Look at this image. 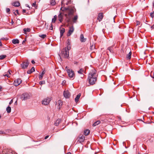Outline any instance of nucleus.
I'll return each mask as SVG.
<instances>
[{"label": "nucleus", "mask_w": 154, "mask_h": 154, "mask_svg": "<svg viewBox=\"0 0 154 154\" xmlns=\"http://www.w3.org/2000/svg\"><path fill=\"white\" fill-rule=\"evenodd\" d=\"M62 12L58 15L59 20L61 22L63 17L62 14L64 15L66 18V21L68 23L71 22V20L74 13V9L70 8H61L60 9Z\"/></svg>", "instance_id": "f257e3e1"}, {"label": "nucleus", "mask_w": 154, "mask_h": 154, "mask_svg": "<svg viewBox=\"0 0 154 154\" xmlns=\"http://www.w3.org/2000/svg\"><path fill=\"white\" fill-rule=\"evenodd\" d=\"M97 75L96 73V71L94 69L88 75V80L89 84L91 85L94 84L97 80Z\"/></svg>", "instance_id": "f03ea898"}, {"label": "nucleus", "mask_w": 154, "mask_h": 154, "mask_svg": "<svg viewBox=\"0 0 154 154\" xmlns=\"http://www.w3.org/2000/svg\"><path fill=\"white\" fill-rule=\"evenodd\" d=\"M65 69L66 70L68 74L69 77L72 79H73L75 77V74L74 71L71 69H68L67 66L66 67Z\"/></svg>", "instance_id": "7ed1b4c3"}, {"label": "nucleus", "mask_w": 154, "mask_h": 154, "mask_svg": "<svg viewBox=\"0 0 154 154\" xmlns=\"http://www.w3.org/2000/svg\"><path fill=\"white\" fill-rule=\"evenodd\" d=\"M62 55L65 58H68L69 56V52L66 48H63L61 51Z\"/></svg>", "instance_id": "20e7f679"}, {"label": "nucleus", "mask_w": 154, "mask_h": 154, "mask_svg": "<svg viewBox=\"0 0 154 154\" xmlns=\"http://www.w3.org/2000/svg\"><path fill=\"white\" fill-rule=\"evenodd\" d=\"M30 96L29 94L27 93H24L21 95L20 98L22 100H26L27 99H29Z\"/></svg>", "instance_id": "39448f33"}, {"label": "nucleus", "mask_w": 154, "mask_h": 154, "mask_svg": "<svg viewBox=\"0 0 154 154\" xmlns=\"http://www.w3.org/2000/svg\"><path fill=\"white\" fill-rule=\"evenodd\" d=\"M51 98L49 97L44 99L42 101V104L45 105H48L51 101Z\"/></svg>", "instance_id": "423d86ee"}, {"label": "nucleus", "mask_w": 154, "mask_h": 154, "mask_svg": "<svg viewBox=\"0 0 154 154\" xmlns=\"http://www.w3.org/2000/svg\"><path fill=\"white\" fill-rule=\"evenodd\" d=\"M74 29L73 26L69 27V29L68 32L67 34V35L68 36H70L74 31Z\"/></svg>", "instance_id": "0eeeda50"}, {"label": "nucleus", "mask_w": 154, "mask_h": 154, "mask_svg": "<svg viewBox=\"0 0 154 154\" xmlns=\"http://www.w3.org/2000/svg\"><path fill=\"white\" fill-rule=\"evenodd\" d=\"M78 141L79 143H81L84 142L85 140V136L83 135H80L77 138Z\"/></svg>", "instance_id": "6e6552de"}, {"label": "nucleus", "mask_w": 154, "mask_h": 154, "mask_svg": "<svg viewBox=\"0 0 154 154\" xmlns=\"http://www.w3.org/2000/svg\"><path fill=\"white\" fill-rule=\"evenodd\" d=\"M22 81L20 79H18L14 81V84L16 86L19 85L22 82Z\"/></svg>", "instance_id": "1a4fd4ad"}, {"label": "nucleus", "mask_w": 154, "mask_h": 154, "mask_svg": "<svg viewBox=\"0 0 154 154\" xmlns=\"http://www.w3.org/2000/svg\"><path fill=\"white\" fill-rule=\"evenodd\" d=\"M29 65V63L28 61H25L21 64V67L23 69L26 68Z\"/></svg>", "instance_id": "9d476101"}, {"label": "nucleus", "mask_w": 154, "mask_h": 154, "mask_svg": "<svg viewBox=\"0 0 154 154\" xmlns=\"http://www.w3.org/2000/svg\"><path fill=\"white\" fill-rule=\"evenodd\" d=\"M63 95L64 97L66 98H69L70 96V94L68 91H64Z\"/></svg>", "instance_id": "9b49d317"}, {"label": "nucleus", "mask_w": 154, "mask_h": 154, "mask_svg": "<svg viewBox=\"0 0 154 154\" xmlns=\"http://www.w3.org/2000/svg\"><path fill=\"white\" fill-rule=\"evenodd\" d=\"M103 18V15L102 13H99L98 14L97 20L99 22H100Z\"/></svg>", "instance_id": "f8f14e48"}, {"label": "nucleus", "mask_w": 154, "mask_h": 154, "mask_svg": "<svg viewBox=\"0 0 154 154\" xmlns=\"http://www.w3.org/2000/svg\"><path fill=\"white\" fill-rule=\"evenodd\" d=\"M60 37H62L63 35V33L65 32V29L64 28L60 27Z\"/></svg>", "instance_id": "ddd939ff"}, {"label": "nucleus", "mask_w": 154, "mask_h": 154, "mask_svg": "<svg viewBox=\"0 0 154 154\" xmlns=\"http://www.w3.org/2000/svg\"><path fill=\"white\" fill-rule=\"evenodd\" d=\"M80 40L81 42H85L86 41V39L84 38L83 34H81L80 36Z\"/></svg>", "instance_id": "4468645a"}, {"label": "nucleus", "mask_w": 154, "mask_h": 154, "mask_svg": "<svg viewBox=\"0 0 154 154\" xmlns=\"http://www.w3.org/2000/svg\"><path fill=\"white\" fill-rule=\"evenodd\" d=\"M6 154H14V153L11 149H7L6 151Z\"/></svg>", "instance_id": "2eb2a0df"}, {"label": "nucleus", "mask_w": 154, "mask_h": 154, "mask_svg": "<svg viewBox=\"0 0 154 154\" xmlns=\"http://www.w3.org/2000/svg\"><path fill=\"white\" fill-rule=\"evenodd\" d=\"M35 71V69L34 67H32L30 70H28L27 71V73L28 74H31L33 72H34Z\"/></svg>", "instance_id": "dca6fc26"}, {"label": "nucleus", "mask_w": 154, "mask_h": 154, "mask_svg": "<svg viewBox=\"0 0 154 154\" xmlns=\"http://www.w3.org/2000/svg\"><path fill=\"white\" fill-rule=\"evenodd\" d=\"M78 18L77 15L75 16L73 18H72V21L73 23H76L77 21V20Z\"/></svg>", "instance_id": "f3484780"}, {"label": "nucleus", "mask_w": 154, "mask_h": 154, "mask_svg": "<svg viewBox=\"0 0 154 154\" xmlns=\"http://www.w3.org/2000/svg\"><path fill=\"white\" fill-rule=\"evenodd\" d=\"M114 45H112L111 46L108 47L107 48V50H108L109 52L111 53H113V48L114 47Z\"/></svg>", "instance_id": "a211bd4d"}, {"label": "nucleus", "mask_w": 154, "mask_h": 154, "mask_svg": "<svg viewBox=\"0 0 154 154\" xmlns=\"http://www.w3.org/2000/svg\"><path fill=\"white\" fill-rule=\"evenodd\" d=\"M132 53L131 51L129 52V53L127 55L126 58L127 60H130L131 57Z\"/></svg>", "instance_id": "6ab92c4d"}, {"label": "nucleus", "mask_w": 154, "mask_h": 154, "mask_svg": "<svg viewBox=\"0 0 154 154\" xmlns=\"http://www.w3.org/2000/svg\"><path fill=\"white\" fill-rule=\"evenodd\" d=\"M61 119H58L55 122L54 125L56 126H57L59 125Z\"/></svg>", "instance_id": "aec40b11"}, {"label": "nucleus", "mask_w": 154, "mask_h": 154, "mask_svg": "<svg viewBox=\"0 0 154 154\" xmlns=\"http://www.w3.org/2000/svg\"><path fill=\"white\" fill-rule=\"evenodd\" d=\"M12 43L14 44H19V41L18 39H13L12 41Z\"/></svg>", "instance_id": "412c9836"}, {"label": "nucleus", "mask_w": 154, "mask_h": 154, "mask_svg": "<svg viewBox=\"0 0 154 154\" xmlns=\"http://www.w3.org/2000/svg\"><path fill=\"white\" fill-rule=\"evenodd\" d=\"M81 95V94L79 93L77 95L76 97L75 98V102H78V101L79 100V99Z\"/></svg>", "instance_id": "4be33fe9"}, {"label": "nucleus", "mask_w": 154, "mask_h": 154, "mask_svg": "<svg viewBox=\"0 0 154 154\" xmlns=\"http://www.w3.org/2000/svg\"><path fill=\"white\" fill-rule=\"evenodd\" d=\"M20 5V3L18 2H14L13 3V5L15 7H18Z\"/></svg>", "instance_id": "5701e85b"}, {"label": "nucleus", "mask_w": 154, "mask_h": 154, "mask_svg": "<svg viewBox=\"0 0 154 154\" xmlns=\"http://www.w3.org/2000/svg\"><path fill=\"white\" fill-rule=\"evenodd\" d=\"M90 131L88 129H86L84 131V134L86 135H88L90 133Z\"/></svg>", "instance_id": "b1692460"}, {"label": "nucleus", "mask_w": 154, "mask_h": 154, "mask_svg": "<svg viewBox=\"0 0 154 154\" xmlns=\"http://www.w3.org/2000/svg\"><path fill=\"white\" fill-rule=\"evenodd\" d=\"M30 29L29 28H24L23 29V31H24V33L25 34H26V32H29L30 31Z\"/></svg>", "instance_id": "393cba45"}, {"label": "nucleus", "mask_w": 154, "mask_h": 154, "mask_svg": "<svg viewBox=\"0 0 154 154\" xmlns=\"http://www.w3.org/2000/svg\"><path fill=\"white\" fill-rule=\"evenodd\" d=\"M45 73V71H44L42 72V73L39 76V80H41L42 79L43 75Z\"/></svg>", "instance_id": "a878e982"}, {"label": "nucleus", "mask_w": 154, "mask_h": 154, "mask_svg": "<svg viewBox=\"0 0 154 154\" xmlns=\"http://www.w3.org/2000/svg\"><path fill=\"white\" fill-rule=\"evenodd\" d=\"M78 72L79 74H82L83 73H85V71L82 69H81L78 71Z\"/></svg>", "instance_id": "bb28decb"}, {"label": "nucleus", "mask_w": 154, "mask_h": 154, "mask_svg": "<svg viewBox=\"0 0 154 154\" xmlns=\"http://www.w3.org/2000/svg\"><path fill=\"white\" fill-rule=\"evenodd\" d=\"M100 121H96V122H95L94 124L93 125V126H95L97 125H98L100 124Z\"/></svg>", "instance_id": "cd10ccee"}, {"label": "nucleus", "mask_w": 154, "mask_h": 154, "mask_svg": "<svg viewBox=\"0 0 154 154\" xmlns=\"http://www.w3.org/2000/svg\"><path fill=\"white\" fill-rule=\"evenodd\" d=\"M57 17L56 15H55L54 16L53 18L52 19V23H55L57 19Z\"/></svg>", "instance_id": "c85d7f7f"}, {"label": "nucleus", "mask_w": 154, "mask_h": 154, "mask_svg": "<svg viewBox=\"0 0 154 154\" xmlns=\"http://www.w3.org/2000/svg\"><path fill=\"white\" fill-rule=\"evenodd\" d=\"M6 111L8 113H10L11 112V107L9 106H8L7 107V108H6Z\"/></svg>", "instance_id": "c756f323"}, {"label": "nucleus", "mask_w": 154, "mask_h": 154, "mask_svg": "<svg viewBox=\"0 0 154 154\" xmlns=\"http://www.w3.org/2000/svg\"><path fill=\"white\" fill-rule=\"evenodd\" d=\"M11 71L10 70H9L8 72V74H5L4 75L5 76H7L8 77H9V75H11Z\"/></svg>", "instance_id": "7c9ffc66"}, {"label": "nucleus", "mask_w": 154, "mask_h": 154, "mask_svg": "<svg viewBox=\"0 0 154 154\" xmlns=\"http://www.w3.org/2000/svg\"><path fill=\"white\" fill-rule=\"evenodd\" d=\"M6 57V56L5 55H1L0 56V59L2 60L5 58Z\"/></svg>", "instance_id": "2f4dec72"}, {"label": "nucleus", "mask_w": 154, "mask_h": 154, "mask_svg": "<svg viewBox=\"0 0 154 154\" xmlns=\"http://www.w3.org/2000/svg\"><path fill=\"white\" fill-rule=\"evenodd\" d=\"M39 36L42 38H44L46 36V35L45 34H42L39 35Z\"/></svg>", "instance_id": "473e14b6"}, {"label": "nucleus", "mask_w": 154, "mask_h": 154, "mask_svg": "<svg viewBox=\"0 0 154 154\" xmlns=\"http://www.w3.org/2000/svg\"><path fill=\"white\" fill-rule=\"evenodd\" d=\"M55 0H51V4L52 5H54L55 4Z\"/></svg>", "instance_id": "72a5a7b5"}, {"label": "nucleus", "mask_w": 154, "mask_h": 154, "mask_svg": "<svg viewBox=\"0 0 154 154\" xmlns=\"http://www.w3.org/2000/svg\"><path fill=\"white\" fill-rule=\"evenodd\" d=\"M13 11L14 13V14L16 15V13H15V12H16V13L18 15H20V14L19 13V11H18V10H16V11Z\"/></svg>", "instance_id": "f704fd0d"}, {"label": "nucleus", "mask_w": 154, "mask_h": 154, "mask_svg": "<svg viewBox=\"0 0 154 154\" xmlns=\"http://www.w3.org/2000/svg\"><path fill=\"white\" fill-rule=\"evenodd\" d=\"M150 75L151 77L153 78H154V72L152 71L150 73Z\"/></svg>", "instance_id": "c9c22d12"}, {"label": "nucleus", "mask_w": 154, "mask_h": 154, "mask_svg": "<svg viewBox=\"0 0 154 154\" xmlns=\"http://www.w3.org/2000/svg\"><path fill=\"white\" fill-rule=\"evenodd\" d=\"M64 48L67 49V51H69L70 50L71 48V47H70L69 46H67L66 47H65Z\"/></svg>", "instance_id": "e433bc0d"}, {"label": "nucleus", "mask_w": 154, "mask_h": 154, "mask_svg": "<svg viewBox=\"0 0 154 154\" xmlns=\"http://www.w3.org/2000/svg\"><path fill=\"white\" fill-rule=\"evenodd\" d=\"M45 81H40L39 83V84L41 85H42L43 84H45Z\"/></svg>", "instance_id": "4c0bfd02"}, {"label": "nucleus", "mask_w": 154, "mask_h": 154, "mask_svg": "<svg viewBox=\"0 0 154 154\" xmlns=\"http://www.w3.org/2000/svg\"><path fill=\"white\" fill-rule=\"evenodd\" d=\"M6 134V133L5 131L0 130V134Z\"/></svg>", "instance_id": "58836bf2"}, {"label": "nucleus", "mask_w": 154, "mask_h": 154, "mask_svg": "<svg viewBox=\"0 0 154 154\" xmlns=\"http://www.w3.org/2000/svg\"><path fill=\"white\" fill-rule=\"evenodd\" d=\"M150 16L152 18H153L154 17V11L153 12L150 13Z\"/></svg>", "instance_id": "ea45409f"}, {"label": "nucleus", "mask_w": 154, "mask_h": 154, "mask_svg": "<svg viewBox=\"0 0 154 154\" xmlns=\"http://www.w3.org/2000/svg\"><path fill=\"white\" fill-rule=\"evenodd\" d=\"M10 9L9 8H7L6 9V12L7 13H8L10 12Z\"/></svg>", "instance_id": "a19ab883"}, {"label": "nucleus", "mask_w": 154, "mask_h": 154, "mask_svg": "<svg viewBox=\"0 0 154 154\" xmlns=\"http://www.w3.org/2000/svg\"><path fill=\"white\" fill-rule=\"evenodd\" d=\"M36 5V2H35L33 3L32 4V6L35 7Z\"/></svg>", "instance_id": "79ce46f5"}, {"label": "nucleus", "mask_w": 154, "mask_h": 154, "mask_svg": "<svg viewBox=\"0 0 154 154\" xmlns=\"http://www.w3.org/2000/svg\"><path fill=\"white\" fill-rule=\"evenodd\" d=\"M8 39L6 38H2L0 40H8Z\"/></svg>", "instance_id": "37998d69"}, {"label": "nucleus", "mask_w": 154, "mask_h": 154, "mask_svg": "<svg viewBox=\"0 0 154 154\" xmlns=\"http://www.w3.org/2000/svg\"><path fill=\"white\" fill-rule=\"evenodd\" d=\"M136 25H140V22H139V21H137L136 22Z\"/></svg>", "instance_id": "c03bdc74"}, {"label": "nucleus", "mask_w": 154, "mask_h": 154, "mask_svg": "<svg viewBox=\"0 0 154 154\" xmlns=\"http://www.w3.org/2000/svg\"><path fill=\"white\" fill-rule=\"evenodd\" d=\"M13 100H11L10 101V102H9V104H12L13 103Z\"/></svg>", "instance_id": "a18cd8bd"}, {"label": "nucleus", "mask_w": 154, "mask_h": 154, "mask_svg": "<svg viewBox=\"0 0 154 154\" xmlns=\"http://www.w3.org/2000/svg\"><path fill=\"white\" fill-rule=\"evenodd\" d=\"M31 62L33 64H34L35 63V62L34 61V60H32L31 61Z\"/></svg>", "instance_id": "49530a36"}, {"label": "nucleus", "mask_w": 154, "mask_h": 154, "mask_svg": "<svg viewBox=\"0 0 154 154\" xmlns=\"http://www.w3.org/2000/svg\"><path fill=\"white\" fill-rule=\"evenodd\" d=\"M81 75H81V78H82L84 77V75L83 74H81Z\"/></svg>", "instance_id": "de8ad7c7"}, {"label": "nucleus", "mask_w": 154, "mask_h": 154, "mask_svg": "<svg viewBox=\"0 0 154 154\" xmlns=\"http://www.w3.org/2000/svg\"><path fill=\"white\" fill-rule=\"evenodd\" d=\"M49 137V136H46L45 137V139H47Z\"/></svg>", "instance_id": "09e8293b"}, {"label": "nucleus", "mask_w": 154, "mask_h": 154, "mask_svg": "<svg viewBox=\"0 0 154 154\" xmlns=\"http://www.w3.org/2000/svg\"><path fill=\"white\" fill-rule=\"evenodd\" d=\"M26 11V10H24V9L23 10V13H25Z\"/></svg>", "instance_id": "8fccbe9b"}, {"label": "nucleus", "mask_w": 154, "mask_h": 154, "mask_svg": "<svg viewBox=\"0 0 154 154\" xmlns=\"http://www.w3.org/2000/svg\"><path fill=\"white\" fill-rule=\"evenodd\" d=\"M151 28L152 29H154V24H153V25H152L151 26Z\"/></svg>", "instance_id": "3c124183"}, {"label": "nucleus", "mask_w": 154, "mask_h": 154, "mask_svg": "<svg viewBox=\"0 0 154 154\" xmlns=\"http://www.w3.org/2000/svg\"><path fill=\"white\" fill-rule=\"evenodd\" d=\"M26 39H25L23 41V42H22V44H23L25 42H26Z\"/></svg>", "instance_id": "603ef678"}, {"label": "nucleus", "mask_w": 154, "mask_h": 154, "mask_svg": "<svg viewBox=\"0 0 154 154\" xmlns=\"http://www.w3.org/2000/svg\"><path fill=\"white\" fill-rule=\"evenodd\" d=\"M0 46H2V42L1 41H0Z\"/></svg>", "instance_id": "864d4df0"}, {"label": "nucleus", "mask_w": 154, "mask_h": 154, "mask_svg": "<svg viewBox=\"0 0 154 154\" xmlns=\"http://www.w3.org/2000/svg\"><path fill=\"white\" fill-rule=\"evenodd\" d=\"M2 89V87L1 86H0V91H1V90Z\"/></svg>", "instance_id": "5fc2aeb1"}, {"label": "nucleus", "mask_w": 154, "mask_h": 154, "mask_svg": "<svg viewBox=\"0 0 154 154\" xmlns=\"http://www.w3.org/2000/svg\"><path fill=\"white\" fill-rule=\"evenodd\" d=\"M66 154H71V153L70 152H68Z\"/></svg>", "instance_id": "6e6d98bb"}, {"label": "nucleus", "mask_w": 154, "mask_h": 154, "mask_svg": "<svg viewBox=\"0 0 154 154\" xmlns=\"http://www.w3.org/2000/svg\"><path fill=\"white\" fill-rule=\"evenodd\" d=\"M61 100H59V101H58V103H60V102H61Z\"/></svg>", "instance_id": "4d7b16f0"}, {"label": "nucleus", "mask_w": 154, "mask_h": 154, "mask_svg": "<svg viewBox=\"0 0 154 154\" xmlns=\"http://www.w3.org/2000/svg\"><path fill=\"white\" fill-rule=\"evenodd\" d=\"M52 26H53V25H52V24H51V27H52Z\"/></svg>", "instance_id": "13d9d810"}, {"label": "nucleus", "mask_w": 154, "mask_h": 154, "mask_svg": "<svg viewBox=\"0 0 154 154\" xmlns=\"http://www.w3.org/2000/svg\"><path fill=\"white\" fill-rule=\"evenodd\" d=\"M107 54L108 53V52L107 51Z\"/></svg>", "instance_id": "bf43d9fd"}, {"label": "nucleus", "mask_w": 154, "mask_h": 154, "mask_svg": "<svg viewBox=\"0 0 154 154\" xmlns=\"http://www.w3.org/2000/svg\"><path fill=\"white\" fill-rule=\"evenodd\" d=\"M28 7H29V8L30 9V8L29 6H27Z\"/></svg>", "instance_id": "052dcab7"}, {"label": "nucleus", "mask_w": 154, "mask_h": 154, "mask_svg": "<svg viewBox=\"0 0 154 154\" xmlns=\"http://www.w3.org/2000/svg\"><path fill=\"white\" fill-rule=\"evenodd\" d=\"M1 116H0V118H1Z\"/></svg>", "instance_id": "680f3d73"}, {"label": "nucleus", "mask_w": 154, "mask_h": 154, "mask_svg": "<svg viewBox=\"0 0 154 154\" xmlns=\"http://www.w3.org/2000/svg\"><path fill=\"white\" fill-rule=\"evenodd\" d=\"M127 49H126V51H127Z\"/></svg>", "instance_id": "e2e57ef3"}, {"label": "nucleus", "mask_w": 154, "mask_h": 154, "mask_svg": "<svg viewBox=\"0 0 154 154\" xmlns=\"http://www.w3.org/2000/svg\"><path fill=\"white\" fill-rule=\"evenodd\" d=\"M138 154H140V153H138Z\"/></svg>", "instance_id": "0e129e2a"}, {"label": "nucleus", "mask_w": 154, "mask_h": 154, "mask_svg": "<svg viewBox=\"0 0 154 154\" xmlns=\"http://www.w3.org/2000/svg\"><path fill=\"white\" fill-rule=\"evenodd\" d=\"M153 113L154 114V112H153Z\"/></svg>", "instance_id": "69168bd1"}]
</instances>
